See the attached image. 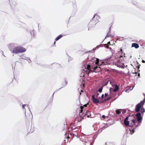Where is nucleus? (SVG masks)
I'll list each match as a JSON object with an SVG mask.
<instances>
[{
  "instance_id": "27",
  "label": "nucleus",
  "mask_w": 145,
  "mask_h": 145,
  "mask_svg": "<svg viewBox=\"0 0 145 145\" xmlns=\"http://www.w3.org/2000/svg\"><path fill=\"white\" fill-rule=\"evenodd\" d=\"M107 44L109 46V45H110V42H108L107 43Z\"/></svg>"
},
{
  "instance_id": "2",
  "label": "nucleus",
  "mask_w": 145,
  "mask_h": 145,
  "mask_svg": "<svg viewBox=\"0 0 145 145\" xmlns=\"http://www.w3.org/2000/svg\"><path fill=\"white\" fill-rule=\"evenodd\" d=\"M98 68V67H97V66H96L95 67L93 68V67L91 68V67L90 65H89L88 64L87 65V67L86 68H85V69L86 70H83L84 71H85V72L86 73H87L88 72H88L87 73L88 75L90 72H93V71L91 70V69H93L94 70H96V69Z\"/></svg>"
},
{
  "instance_id": "23",
  "label": "nucleus",
  "mask_w": 145,
  "mask_h": 145,
  "mask_svg": "<svg viewBox=\"0 0 145 145\" xmlns=\"http://www.w3.org/2000/svg\"><path fill=\"white\" fill-rule=\"evenodd\" d=\"M88 103L87 104H85L84 105V106H84V107H86L87 106V105H88ZM84 110V108H83V110Z\"/></svg>"
},
{
  "instance_id": "10",
  "label": "nucleus",
  "mask_w": 145,
  "mask_h": 145,
  "mask_svg": "<svg viewBox=\"0 0 145 145\" xmlns=\"http://www.w3.org/2000/svg\"><path fill=\"white\" fill-rule=\"evenodd\" d=\"M92 99L93 102L95 103H99V101L97 99L95 98V95H93L92 96Z\"/></svg>"
},
{
  "instance_id": "12",
  "label": "nucleus",
  "mask_w": 145,
  "mask_h": 145,
  "mask_svg": "<svg viewBox=\"0 0 145 145\" xmlns=\"http://www.w3.org/2000/svg\"><path fill=\"white\" fill-rule=\"evenodd\" d=\"M132 47H134L136 48H138L139 47L138 44L136 43H133L132 44Z\"/></svg>"
},
{
  "instance_id": "15",
  "label": "nucleus",
  "mask_w": 145,
  "mask_h": 145,
  "mask_svg": "<svg viewBox=\"0 0 145 145\" xmlns=\"http://www.w3.org/2000/svg\"><path fill=\"white\" fill-rule=\"evenodd\" d=\"M119 88L117 85H115V88L114 89L113 91L114 92L117 91L119 89Z\"/></svg>"
},
{
  "instance_id": "22",
  "label": "nucleus",
  "mask_w": 145,
  "mask_h": 145,
  "mask_svg": "<svg viewBox=\"0 0 145 145\" xmlns=\"http://www.w3.org/2000/svg\"><path fill=\"white\" fill-rule=\"evenodd\" d=\"M104 46L105 47L107 48H108L109 46L107 44H105Z\"/></svg>"
},
{
  "instance_id": "39",
  "label": "nucleus",
  "mask_w": 145,
  "mask_h": 145,
  "mask_svg": "<svg viewBox=\"0 0 145 145\" xmlns=\"http://www.w3.org/2000/svg\"><path fill=\"white\" fill-rule=\"evenodd\" d=\"M98 68H99V69H100V67H99Z\"/></svg>"
},
{
  "instance_id": "36",
  "label": "nucleus",
  "mask_w": 145,
  "mask_h": 145,
  "mask_svg": "<svg viewBox=\"0 0 145 145\" xmlns=\"http://www.w3.org/2000/svg\"><path fill=\"white\" fill-rule=\"evenodd\" d=\"M138 75L139 76H140V74L139 73H138Z\"/></svg>"
},
{
  "instance_id": "30",
  "label": "nucleus",
  "mask_w": 145,
  "mask_h": 145,
  "mask_svg": "<svg viewBox=\"0 0 145 145\" xmlns=\"http://www.w3.org/2000/svg\"><path fill=\"white\" fill-rule=\"evenodd\" d=\"M107 95V94L106 93L105 94V97H106Z\"/></svg>"
},
{
  "instance_id": "35",
  "label": "nucleus",
  "mask_w": 145,
  "mask_h": 145,
  "mask_svg": "<svg viewBox=\"0 0 145 145\" xmlns=\"http://www.w3.org/2000/svg\"><path fill=\"white\" fill-rule=\"evenodd\" d=\"M125 112H122V113L123 114L124 113H125Z\"/></svg>"
},
{
  "instance_id": "8",
  "label": "nucleus",
  "mask_w": 145,
  "mask_h": 145,
  "mask_svg": "<svg viewBox=\"0 0 145 145\" xmlns=\"http://www.w3.org/2000/svg\"><path fill=\"white\" fill-rule=\"evenodd\" d=\"M129 118L128 117H127L125 119L124 121V123L125 125L127 126L130 125L129 122H131V121H128V120Z\"/></svg>"
},
{
  "instance_id": "24",
  "label": "nucleus",
  "mask_w": 145,
  "mask_h": 145,
  "mask_svg": "<svg viewBox=\"0 0 145 145\" xmlns=\"http://www.w3.org/2000/svg\"><path fill=\"white\" fill-rule=\"evenodd\" d=\"M96 94H97V95H96V97H97L98 95H99V93H98L97 92Z\"/></svg>"
},
{
  "instance_id": "26",
  "label": "nucleus",
  "mask_w": 145,
  "mask_h": 145,
  "mask_svg": "<svg viewBox=\"0 0 145 145\" xmlns=\"http://www.w3.org/2000/svg\"><path fill=\"white\" fill-rule=\"evenodd\" d=\"M25 106V105H22V108H24V106Z\"/></svg>"
},
{
  "instance_id": "5",
  "label": "nucleus",
  "mask_w": 145,
  "mask_h": 145,
  "mask_svg": "<svg viewBox=\"0 0 145 145\" xmlns=\"http://www.w3.org/2000/svg\"><path fill=\"white\" fill-rule=\"evenodd\" d=\"M144 104L140 101V103L137 104L135 106V111L137 112H138L140 110L141 107L143 106Z\"/></svg>"
},
{
  "instance_id": "19",
  "label": "nucleus",
  "mask_w": 145,
  "mask_h": 145,
  "mask_svg": "<svg viewBox=\"0 0 145 145\" xmlns=\"http://www.w3.org/2000/svg\"><path fill=\"white\" fill-rule=\"evenodd\" d=\"M99 59L98 58L96 59V61L95 62V64H98L99 63Z\"/></svg>"
},
{
  "instance_id": "4",
  "label": "nucleus",
  "mask_w": 145,
  "mask_h": 145,
  "mask_svg": "<svg viewBox=\"0 0 145 145\" xmlns=\"http://www.w3.org/2000/svg\"><path fill=\"white\" fill-rule=\"evenodd\" d=\"M95 15L93 18L92 20L91 21H90L88 25L89 27H94L96 24L97 22L98 21H95Z\"/></svg>"
},
{
  "instance_id": "3",
  "label": "nucleus",
  "mask_w": 145,
  "mask_h": 145,
  "mask_svg": "<svg viewBox=\"0 0 145 145\" xmlns=\"http://www.w3.org/2000/svg\"><path fill=\"white\" fill-rule=\"evenodd\" d=\"M121 54L120 55L116 56V57L117 58H120V59L122 61V60L123 59V56L124 57H125V53H124L123 52V51L122 49L121 48L120 49V51H118V52L117 53V54Z\"/></svg>"
},
{
  "instance_id": "13",
  "label": "nucleus",
  "mask_w": 145,
  "mask_h": 145,
  "mask_svg": "<svg viewBox=\"0 0 145 145\" xmlns=\"http://www.w3.org/2000/svg\"><path fill=\"white\" fill-rule=\"evenodd\" d=\"M63 37V35H60L59 36H58L55 39V40L56 41L54 42V44H55L56 43V41L58 40H59L61 38Z\"/></svg>"
},
{
  "instance_id": "16",
  "label": "nucleus",
  "mask_w": 145,
  "mask_h": 145,
  "mask_svg": "<svg viewBox=\"0 0 145 145\" xmlns=\"http://www.w3.org/2000/svg\"><path fill=\"white\" fill-rule=\"evenodd\" d=\"M34 131V127H31V130L29 132V133H33Z\"/></svg>"
},
{
  "instance_id": "21",
  "label": "nucleus",
  "mask_w": 145,
  "mask_h": 145,
  "mask_svg": "<svg viewBox=\"0 0 145 145\" xmlns=\"http://www.w3.org/2000/svg\"><path fill=\"white\" fill-rule=\"evenodd\" d=\"M102 89H103V87H102L99 89V90H98V91L100 93H101L102 91Z\"/></svg>"
},
{
  "instance_id": "6",
  "label": "nucleus",
  "mask_w": 145,
  "mask_h": 145,
  "mask_svg": "<svg viewBox=\"0 0 145 145\" xmlns=\"http://www.w3.org/2000/svg\"><path fill=\"white\" fill-rule=\"evenodd\" d=\"M136 116L137 121L139 123H141V120L142 118L141 117V114L140 112L138 113L136 115Z\"/></svg>"
},
{
  "instance_id": "1",
  "label": "nucleus",
  "mask_w": 145,
  "mask_h": 145,
  "mask_svg": "<svg viewBox=\"0 0 145 145\" xmlns=\"http://www.w3.org/2000/svg\"><path fill=\"white\" fill-rule=\"evenodd\" d=\"M26 49L21 46H18L15 47L13 50L12 52L15 54L18 53H23L25 52Z\"/></svg>"
},
{
  "instance_id": "29",
  "label": "nucleus",
  "mask_w": 145,
  "mask_h": 145,
  "mask_svg": "<svg viewBox=\"0 0 145 145\" xmlns=\"http://www.w3.org/2000/svg\"><path fill=\"white\" fill-rule=\"evenodd\" d=\"M142 63H145V61H144V60H142Z\"/></svg>"
},
{
  "instance_id": "38",
  "label": "nucleus",
  "mask_w": 145,
  "mask_h": 145,
  "mask_svg": "<svg viewBox=\"0 0 145 145\" xmlns=\"http://www.w3.org/2000/svg\"><path fill=\"white\" fill-rule=\"evenodd\" d=\"M81 91L82 92H83V91L82 90H81Z\"/></svg>"
},
{
  "instance_id": "40",
  "label": "nucleus",
  "mask_w": 145,
  "mask_h": 145,
  "mask_svg": "<svg viewBox=\"0 0 145 145\" xmlns=\"http://www.w3.org/2000/svg\"><path fill=\"white\" fill-rule=\"evenodd\" d=\"M80 93V94L81 95V93Z\"/></svg>"
},
{
  "instance_id": "32",
  "label": "nucleus",
  "mask_w": 145,
  "mask_h": 145,
  "mask_svg": "<svg viewBox=\"0 0 145 145\" xmlns=\"http://www.w3.org/2000/svg\"><path fill=\"white\" fill-rule=\"evenodd\" d=\"M105 116L104 115H103L102 116V118H105Z\"/></svg>"
},
{
  "instance_id": "25",
  "label": "nucleus",
  "mask_w": 145,
  "mask_h": 145,
  "mask_svg": "<svg viewBox=\"0 0 145 145\" xmlns=\"http://www.w3.org/2000/svg\"><path fill=\"white\" fill-rule=\"evenodd\" d=\"M110 99V97H108V98L106 100H107V101H108V100H109Z\"/></svg>"
},
{
  "instance_id": "7",
  "label": "nucleus",
  "mask_w": 145,
  "mask_h": 145,
  "mask_svg": "<svg viewBox=\"0 0 145 145\" xmlns=\"http://www.w3.org/2000/svg\"><path fill=\"white\" fill-rule=\"evenodd\" d=\"M84 108V106H81L80 107V112L79 114V116H80L83 119V118L86 116V114L83 113V109Z\"/></svg>"
},
{
  "instance_id": "9",
  "label": "nucleus",
  "mask_w": 145,
  "mask_h": 145,
  "mask_svg": "<svg viewBox=\"0 0 145 145\" xmlns=\"http://www.w3.org/2000/svg\"><path fill=\"white\" fill-rule=\"evenodd\" d=\"M130 121L131 122L130 123V125H129V126H132L135 124L136 120L135 118H133V119Z\"/></svg>"
},
{
  "instance_id": "28",
  "label": "nucleus",
  "mask_w": 145,
  "mask_h": 145,
  "mask_svg": "<svg viewBox=\"0 0 145 145\" xmlns=\"http://www.w3.org/2000/svg\"><path fill=\"white\" fill-rule=\"evenodd\" d=\"M104 96V94H102L101 95V99H102V98H103V97Z\"/></svg>"
},
{
  "instance_id": "37",
  "label": "nucleus",
  "mask_w": 145,
  "mask_h": 145,
  "mask_svg": "<svg viewBox=\"0 0 145 145\" xmlns=\"http://www.w3.org/2000/svg\"><path fill=\"white\" fill-rule=\"evenodd\" d=\"M71 129H73V127H71ZM74 129H75V128H74Z\"/></svg>"
},
{
  "instance_id": "17",
  "label": "nucleus",
  "mask_w": 145,
  "mask_h": 145,
  "mask_svg": "<svg viewBox=\"0 0 145 145\" xmlns=\"http://www.w3.org/2000/svg\"><path fill=\"white\" fill-rule=\"evenodd\" d=\"M120 109H118L116 110V113L117 114H120L121 112Z\"/></svg>"
},
{
  "instance_id": "18",
  "label": "nucleus",
  "mask_w": 145,
  "mask_h": 145,
  "mask_svg": "<svg viewBox=\"0 0 145 145\" xmlns=\"http://www.w3.org/2000/svg\"><path fill=\"white\" fill-rule=\"evenodd\" d=\"M141 111L142 114H143L145 112V110L144 108L143 107H142Z\"/></svg>"
},
{
  "instance_id": "11",
  "label": "nucleus",
  "mask_w": 145,
  "mask_h": 145,
  "mask_svg": "<svg viewBox=\"0 0 145 145\" xmlns=\"http://www.w3.org/2000/svg\"><path fill=\"white\" fill-rule=\"evenodd\" d=\"M85 114L87 118H89L91 117V114L90 111L87 110Z\"/></svg>"
},
{
  "instance_id": "20",
  "label": "nucleus",
  "mask_w": 145,
  "mask_h": 145,
  "mask_svg": "<svg viewBox=\"0 0 145 145\" xmlns=\"http://www.w3.org/2000/svg\"><path fill=\"white\" fill-rule=\"evenodd\" d=\"M143 95L145 96L144 99L143 101H141V102L143 104H144L145 102V94H144Z\"/></svg>"
},
{
  "instance_id": "34",
  "label": "nucleus",
  "mask_w": 145,
  "mask_h": 145,
  "mask_svg": "<svg viewBox=\"0 0 145 145\" xmlns=\"http://www.w3.org/2000/svg\"><path fill=\"white\" fill-rule=\"evenodd\" d=\"M70 138V137H69V136H68V137H67V138Z\"/></svg>"
},
{
  "instance_id": "31",
  "label": "nucleus",
  "mask_w": 145,
  "mask_h": 145,
  "mask_svg": "<svg viewBox=\"0 0 145 145\" xmlns=\"http://www.w3.org/2000/svg\"><path fill=\"white\" fill-rule=\"evenodd\" d=\"M132 131L133 133H134L135 132L134 130L133 129H132Z\"/></svg>"
},
{
  "instance_id": "14",
  "label": "nucleus",
  "mask_w": 145,
  "mask_h": 145,
  "mask_svg": "<svg viewBox=\"0 0 145 145\" xmlns=\"http://www.w3.org/2000/svg\"><path fill=\"white\" fill-rule=\"evenodd\" d=\"M83 118H82L80 116H77L75 119V121H77L78 122L80 121Z\"/></svg>"
},
{
  "instance_id": "33",
  "label": "nucleus",
  "mask_w": 145,
  "mask_h": 145,
  "mask_svg": "<svg viewBox=\"0 0 145 145\" xmlns=\"http://www.w3.org/2000/svg\"><path fill=\"white\" fill-rule=\"evenodd\" d=\"M110 145H114L112 143H111Z\"/></svg>"
}]
</instances>
